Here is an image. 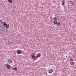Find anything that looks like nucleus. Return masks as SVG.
<instances>
[{
	"label": "nucleus",
	"mask_w": 76,
	"mask_h": 76,
	"mask_svg": "<svg viewBox=\"0 0 76 76\" xmlns=\"http://www.w3.org/2000/svg\"><path fill=\"white\" fill-rule=\"evenodd\" d=\"M3 24L4 27H5L7 28H9V24H6V22H4V23H3Z\"/></svg>",
	"instance_id": "f257e3e1"
},
{
	"label": "nucleus",
	"mask_w": 76,
	"mask_h": 76,
	"mask_svg": "<svg viewBox=\"0 0 76 76\" xmlns=\"http://www.w3.org/2000/svg\"><path fill=\"white\" fill-rule=\"evenodd\" d=\"M7 63H11L12 62V59H9L8 60H7Z\"/></svg>",
	"instance_id": "f03ea898"
},
{
	"label": "nucleus",
	"mask_w": 76,
	"mask_h": 76,
	"mask_svg": "<svg viewBox=\"0 0 76 76\" xmlns=\"http://www.w3.org/2000/svg\"><path fill=\"white\" fill-rule=\"evenodd\" d=\"M49 73H51L54 72V70L53 69H50L49 71Z\"/></svg>",
	"instance_id": "7ed1b4c3"
},
{
	"label": "nucleus",
	"mask_w": 76,
	"mask_h": 76,
	"mask_svg": "<svg viewBox=\"0 0 76 76\" xmlns=\"http://www.w3.org/2000/svg\"><path fill=\"white\" fill-rule=\"evenodd\" d=\"M10 65H7V68L8 69H10Z\"/></svg>",
	"instance_id": "20e7f679"
},
{
	"label": "nucleus",
	"mask_w": 76,
	"mask_h": 76,
	"mask_svg": "<svg viewBox=\"0 0 76 76\" xmlns=\"http://www.w3.org/2000/svg\"><path fill=\"white\" fill-rule=\"evenodd\" d=\"M6 45H10L11 44H10V42L9 41L7 42L6 43Z\"/></svg>",
	"instance_id": "39448f33"
},
{
	"label": "nucleus",
	"mask_w": 76,
	"mask_h": 76,
	"mask_svg": "<svg viewBox=\"0 0 76 76\" xmlns=\"http://www.w3.org/2000/svg\"><path fill=\"white\" fill-rule=\"evenodd\" d=\"M9 32V31H8L7 30L5 29L4 30V33H5V34H8V32Z\"/></svg>",
	"instance_id": "423d86ee"
},
{
	"label": "nucleus",
	"mask_w": 76,
	"mask_h": 76,
	"mask_svg": "<svg viewBox=\"0 0 76 76\" xmlns=\"http://www.w3.org/2000/svg\"><path fill=\"white\" fill-rule=\"evenodd\" d=\"M64 3H65V1L64 0H63L62 1H61L62 6H64Z\"/></svg>",
	"instance_id": "0eeeda50"
},
{
	"label": "nucleus",
	"mask_w": 76,
	"mask_h": 76,
	"mask_svg": "<svg viewBox=\"0 0 76 76\" xmlns=\"http://www.w3.org/2000/svg\"><path fill=\"white\" fill-rule=\"evenodd\" d=\"M17 53H18V54H20L21 53V51L18 50L17 51Z\"/></svg>",
	"instance_id": "6e6552de"
},
{
	"label": "nucleus",
	"mask_w": 76,
	"mask_h": 76,
	"mask_svg": "<svg viewBox=\"0 0 76 76\" xmlns=\"http://www.w3.org/2000/svg\"><path fill=\"white\" fill-rule=\"evenodd\" d=\"M31 56L33 58H34L35 57V54H34V55H31Z\"/></svg>",
	"instance_id": "1a4fd4ad"
},
{
	"label": "nucleus",
	"mask_w": 76,
	"mask_h": 76,
	"mask_svg": "<svg viewBox=\"0 0 76 76\" xmlns=\"http://www.w3.org/2000/svg\"><path fill=\"white\" fill-rule=\"evenodd\" d=\"M37 56L38 57H41V54L40 53H39L37 54Z\"/></svg>",
	"instance_id": "9d476101"
},
{
	"label": "nucleus",
	"mask_w": 76,
	"mask_h": 76,
	"mask_svg": "<svg viewBox=\"0 0 76 76\" xmlns=\"http://www.w3.org/2000/svg\"><path fill=\"white\" fill-rule=\"evenodd\" d=\"M75 64V63L73 62H70V64L71 65V66H73V65H74Z\"/></svg>",
	"instance_id": "9b49d317"
},
{
	"label": "nucleus",
	"mask_w": 76,
	"mask_h": 76,
	"mask_svg": "<svg viewBox=\"0 0 76 76\" xmlns=\"http://www.w3.org/2000/svg\"><path fill=\"white\" fill-rule=\"evenodd\" d=\"M69 61H73V58H69Z\"/></svg>",
	"instance_id": "f8f14e48"
},
{
	"label": "nucleus",
	"mask_w": 76,
	"mask_h": 76,
	"mask_svg": "<svg viewBox=\"0 0 76 76\" xmlns=\"http://www.w3.org/2000/svg\"><path fill=\"white\" fill-rule=\"evenodd\" d=\"M53 23L54 24H57V20H54L53 21Z\"/></svg>",
	"instance_id": "ddd939ff"
},
{
	"label": "nucleus",
	"mask_w": 76,
	"mask_h": 76,
	"mask_svg": "<svg viewBox=\"0 0 76 76\" xmlns=\"http://www.w3.org/2000/svg\"><path fill=\"white\" fill-rule=\"evenodd\" d=\"M58 19V18H57V17H55L53 18V20H57Z\"/></svg>",
	"instance_id": "4468645a"
},
{
	"label": "nucleus",
	"mask_w": 76,
	"mask_h": 76,
	"mask_svg": "<svg viewBox=\"0 0 76 76\" xmlns=\"http://www.w3.org/2000/svg\"><path fill=\"white\" fill-rule=\"evenodd\" d=\"M8 1L10 2V3H12V0H8Z\"/></svg>",
	"instance_id": "2eb2a0df"
},
{
	"label": "nucleus",
	"mask_w": 76,
	"mask_h": 76,
	"mask_svg": "<svg viewBox=\"0 0 76 76\" xmlns=\"http://www.w3.org/2000/svg\"><path fill=\"white\" fill-rule=\"evenodd\" d=\"M13 70H14L16 71L17 70H18V68H14Z\"/></svg>",
	"instance_id": "dca6fc26"
},
{
	"label": "nucleus",
	"mask_w": 76,
	"mask_h": 76,
	"mask_svg": "<svg viewBox=\"0 0 76 76\" xmlns=\"http://www.w3.org/2000/svg\"><path fill=\"white\" fill-rule=\"evenodd\" d=\"M57 25H58V26H59V25H60V22H58L57 23Z\"/></svg>",
	"instance_id": "f3484780"
},
{
	"label": "nucleus",
	"mask_w": 76,
	"mask_h": 76,
	"mask_svg": "<svg viewBox=\"0 0 76 76\" xmlns=\"http://www.w3.org/2000/svg\"><path fill=\"white\" fill-rule=\"evenodd\" d=\"M0 22L1 23H2V24H3V20H0Z\"/></svg>",
	"instance_id": "a211bd4d"
},
{
	"label": "nucleus",
	"mask_w": 76,
	"mask_h": 76,
	"mask_svg": "<svg viewBox=\"0 0 76 76\" xmlns=\"http://www.w3.org/2000/svg\"><path fill=\"white\" fill-rule=\"evenodd\" d=\"M17 37H19L20 35L19 34H18L17 35Z\"/></svg>",
	"instance_id": "6ab92c4d"
},
{
	"label": "nucleus",
	"mask_w": 76,
	"mask_h": 76,
	"mask_svg": "<svg viewBox=\"0 0 76 76\" xmlns=\"http://www.w3.org/2000/svg\"><path fill=\"white\" fill-rule=\"evenodd\" d=\"M71 4H72V5H73V4H74V3H71Z\"/></svg>",
	"instance_id": "aec40b11"
},
{
	"label": "nucleus",
	"mask_w": 76,
	"mask_h": 76,
	"mask_svg": "<svg viewBox=\"0 0 76 76\" xmlns=\"http://www.w3.org/2000/svg\"><path fill=\"white\" fill-rule=\"evenodd\" d=\"M1 31H2V30H0V33H1Z\"/></svg>",
	"instance_id": "412c9836"
},
{
	"label": "nucleus",
	"mask_w": 76,
	"mask_h": 76,
	"mask_svg": "<svg viewBox=\"0 0 76 76\" xmlns=\"http://www.w3.org/2000/svg\"><path fill=\"white\" fill-rule=\"evenodd\" d=\"M32 54H34V53H32L31 54V55H32Z\"/></svg>",
	"instance_id": "4be33fe9"
}]
</instances>
